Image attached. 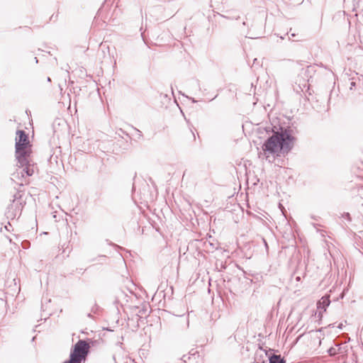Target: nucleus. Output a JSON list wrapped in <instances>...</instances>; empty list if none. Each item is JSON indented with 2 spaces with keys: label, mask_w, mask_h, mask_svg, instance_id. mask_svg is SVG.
<instances>
[{
  "label": "nucleus",
  "mask_w": 363,
  "mask_h": 363,
  "mask_svg": "<svg viewBox=\"0 0 363 363\" xmlns=\"http://www.w3.org/2000/svg\"><path fill=\"white\" fill-rule=\"evenodd\" d=\"M15 140V156L18 169L12 174V180L20 179V177H30L34 174L36 168L35 164L30 160L32 152L31 145L26 131L18 130Z\"/></svg>",
  "instance_id": "nucleus-1"
},
{
  "label": "nucleus",
  "mask_w": 363,
  "mask_h": 363,
  "mask_svg": "<svg viewBox=\"0 0 363 363\" xmlns=\"http://www.w3.org/2000/svg\"><path fill=\"white\" fill-rule=\"evenodd\" d=\"M296 138L291 135L290 128H280V131L274 132L262 145V150L272 155L288 154L294 147V141Z\"/></svg>",
  "instance_id": "nucleus-2"
},
{
  "label": "nucleus",
  "mask_w": 363,
  "mask_h": 363,
  "mask_svg": "<svg viewBox=\"0 0 363 363\" xmlns=\"http://www.w3.org/2000/svg\"><path fill=\"white\" fill-rule=\"evenodd\" d=\"M91 343L93 345L94 341L91 339L79 340L74 345L72 346L69 357L62 363H82L87 358L91 348Z\"/></svg>",
  "instance_id": "nucleus-3"
},
{
  "label": "nucleus",
  "mask_w": 363,
  "mask_h": 363,
  "mask_svg": "<svg viewBox=\"0 0 363 363\" xmlns=\"http://www.w3.org/2000/svg\"><path fill=\"white\" fill-rule=\"evenodd\" d=\"M21 195L20 192H16L13 195V199L12 201V203L8 206L7 211L6 212V216L7 218L13 219L15 218L16 213H13V208L14 206L16 208L15 211L16 210V208H19L20 206L21 205V202L19 201L18 200L21 199Z\"/></svg>",
  "instance_id": "nucleus-4"
},
{
  "label": "nucleus",
  "mask_w": 363,
  "mask_h": 363,
  "mask_svg": "<svg viewBox=\"0 0 363 363\" xmlns=\"http://www.w3.org/2000/svg\"><path fill=\"white\" fill-rule=\"evenodd\" d=\"M348 86L350 90H355L359 84L360 79L357 72H353L347 78Z\"/></svg>",
  "instance_id": "nucleus-5"
},
{
  "label": "nucleus",
  "mask_w": 363,
  "mask_h": 363,
  "mask_svg": "<svg viewBox=\"0 0 363 363\" xmlns=\"http://www.w3.org/2000/svg\"><path fill=\"white\" fill-rule=\"evenodd\" d=\"M330 296H324L321 298V299L318 302V308L323 309L325 311L326 308L330 305Z\"/></svg>",
  "instance_id": "nucleus-6"
},
{
  "label": "nucleus",
  "mask_w": 363,
  "mask_h": 363,
  "mask_svg": "<svg viewBox=\"0 0 363 363\" xmlns=\"http://www.w3.org/2000/svg\"><path fill=\"white\" fill-rule=\"evenodd\" d=\"M334 345L337 349H340L339 354H345L347 352L348 346L346 345V342L342 343L338 339H335Z\"/></svg>",
  "instance_id": "nucleus-7"
},
{
  "label": "nucleus",
  "mask_w": 363,
  "mask_h": 363,
  "mask_svg": "<svg viewBox=\"0 0 363 363\" xmlns=\"http://www.w3.org/2000/svg\"><path fill=\"white\" fill-rule=\"evenodd\" d=\"M269 363H286V361L281 355L272 354L269 358Z\"/></svg>",
  "instance_id": "nucleus-8"
},
{
  "label": "nucleus",
  "mask_w": 363,
  "mask_h": 363,
  "mask_svg": "<svg viewBox=\"0 0 363 363\" xmlns=\"http://www.w3.org/2000/svg\"><path fill=\"white\" fill-rule=\"evenodd\" d=\"M340 349H337L336 346L334 345V347H331L328 349V352L330 356H334L337 354H339Z\"/></svg>",
  "instance_id": "nucleus-9"
},
{
  "label": "nucleus",
  "mask_w": 363,
  "mask_h": 363,
  "mask_svg": "<svg viewBox=\"0 0 363 363\" xmlns=\"http://www.w3.org/2000/svg\"><path fill=\"white\" fill-rule=\"evenodd\" d=\"M100 310V307L96 304V303H94V306L91 307V311L96 315H99Z\"/></svg>",
  "instance_id": "nucleus-10"
},
{
  "label": "nucleus",
  "mask_w": 363,
  "mask_h": 363,
  "mask_svg": "<svg viewBox=\"0 0 363 363\" xmlns=\"http://www.w3.org/2000/svg\"><path fill=\"white\" fill-rule=\"evenodd\" d=\"M134 130L136 132V137H137V138L139 139V140L143 138L142 132L140 130H138V129H137L135 128H134Z\"/></svg>",
  "instance_id": "nucleus-11"
},
{
  "label": "nucleus",
  "mask_w": 363,
  "mask_h": 363,
  "mask_svg": "<svg viewBox=\"0 0 363 363\" xmlns=\"http://www.w3.org/2000/svg\"><path fill=\"white\" fill-rule=\"evenodd\" d=\"M342 217L347 219L348 221H351L352 220V218H351V216H350V214L349 213H344L342 215Z\"/></svg>",
  "instance_id": "nucleus-12"
},
{
  "label": "nucleus",
  "mask_w": 363,
  "mask_h": 363,
  "mask_svg": "<svg viewBox=\"0 0 363 363\" xmlns=\"http://www.w3.org/2000/svg\"><path fill=\"white\" fill-rule=\"evenodd\" d=\"M86 315L87 318H91L92 320H95L96 319L95 315L93 313H91V311H90L89 313H87Z\"/></svg>",
  "instance_id": "nucleus-13"
},
{
  "label": "nucleus",
  "mask_w": 363,
  "mask_h": 363,
  "mask_svg": "<svg viewBox=\"0 0 363 363\" xmlns=\"http://www.w3.org/2000/svg\"><path fill=\"white\" fill-rule=\"evenodd\" d=\"M208 244L211 247V250H216L218 247L216 246V244H214L213 242H208Z\"/></svg>",
  "instance_id": "nucleus-14"
},
{
  "label": "nucleus",
  "mask_w": 363,
  "mask_h": 363,
  "mask_svg": "<svg viewBox=\"0 0 363 363\" xmlns=\"http://www.w3.org/2000/svg\"><path fill=\"white\" fill-rule=\"evenodd\" d=\"M262 240H263L264 245L265 246L266 250L268 251L269 247H268V244H267L266 240L264 238H262Z\"/></svg>",
  "instance_id": "nucleus-15"
},
{
  "label": "nucleus",
  "mask_w": 363,
  "mask_h": 363,
  "mask_svg": "<svg viewBox=\"0 0 363 363\" xmlns=\"http://www.w3.org/2000/svg\"><path fill=\"white\" fill-rule=\"evenodd\" d=\"M118 143H121L123 145V146H122V149H123V150H124V149H125V148H126V147H124V140H123V138H122L121 140H118Z\"/></svg>",
  "instance_id": "nucleus-16"
},
{
  "label": "nucleus",
  "mask_w": 363,
  "mask_h": 363,
  "mask_svg": "<svg viewBox=\"0 0 363 363\" xmlns=\"http://www.w3.org/2000/svg\"><path fill=\"white\" fill-rule=\"evenodd\" d=\"M189 99H190L193 103H196V102H197V101H196V100H195V99H194V98H189Z\"/></svg>",
  "instance_id": "nucleus-17"
},
{
  "label": "nucleus",
  "mask_w": 363,
  "mask_h": 363,
  "mask_svg": "<svg viewBox=\"0 0 363 363\" xmlns=\"http://www.w3.org/2000/svg\"><path fill=\"white\" fill-rule=\"evenodd\" d=\"M337 328H338L339 329H342V323H340V324L338 325Z\"/></svg>",
  "instance_id": "nucleus-18"
},
{
  "label": "nucleus",
  "mask_w": 363,
  "mask_h": 363,
  "mask_svg": "<svg viewBox=\"0 0 363 363\" xmlns=\"http://www.w3.org/2000/svg\"><path fill=\"white\" fill-rule=\"evenodd\" d=\"M222 17L226 18H228V19H233L234 18H231V17L225 16L224 15H222Z\"/></svg>",
  "instance_id": "nucleus-19"
},
{
  "label": "nucleus",
  "mask_w": 363,
  "mask_h": 363,
  "mask_svg": "<svg viewBox=\"0 0 363 363\" xmlns=\"http://www.w3.org/2000/svg\"><path fill=\"white\" fill-rule=\"evenodd\" d=\"M47 81H48V82H50V81H51L50 77H48L47 78Z\"/></svg>",
  "instance_id": "nucleus-20"
},
{
  "label": "nucleus",
  "mask_w": 363,
  "mask_h": 363,
  "mask_svg": "<svg viewBox=\"0 0 363 363\" xmlns=\"http://www.w3.org/2000/svg\"><path fill=\"white\" fill-rule=\"evenodd\" d=\"M54 18H55V16H54V15H52V16L50 17V20H52Z\"/></svg>",
  "instance_id": "nucleus-21"
},
{
  "label": "nucleus",
  "mask_w": 363,
  "mask_h": 363,
  "mask_svg": "<svg viewBox=\"0 0 363 363\" xmlns=\"http://www.w3.org/2000/svg\"><path fill=\"white\" fill-rule=\"evenodd\" d=\"M141 37L143 38V40L145 41L143 33H141Z\"/></svg>",
  "instance_id": "nucleus-22"
},
{
  "label": "nucleus",
  "mask_w": 363,
  "mask_h": 363,
  "mask_svg": "<svg viewBox=\"0 0 363 363\" xmlns=\"http://www.w3.org/2000/svg\"><path fill=\"white\" fill-rule=\"evenodd\" d=\"M291 35V37H295V36H296V34L292 33Z\"/></svg>",
  "instance_id": "nucleus-23"
},
{
  "label": "nucleus",
  "mask_w": 363,
  "mask_h": 363,
  "mask_svg": "<svg viewBox=\"0 0 363 363\" xmlns=\"http://www.w3.org/2000/svg\"><path fill=\"white\" fill-rule=\"evenodd\" d=\"M5 228H6V230H9V229H8V228H9V226L6 225V226H5Z\"/></svg>",
  "instance_id": "nucleus-24"
},
{
  "label": "nucleus",
  "mask_w": 363,
  "mask_h": 363,
  "mask_svg": "<svg viewBox=\"0 0 363 363\" xmlns=\"http://www.w3.org/2000/svg\"><path fill=\"white\" fill-rule=\"evenodd\" d=\"M5 228H6V230H9V229H8V228H9V226L6 225V226H5Z\"/></svg>",
  "instance_id": "nucleus-25"
},
{
  "label": "nucleus",
  "mask_w": 363,
  "mask_h": 363,
  "mask_svg": "<svg viewBox=\"0 0 363 363\" xmlns=\"http://www.w3.org/2000/svg\"><path fill=\"white\" fill-rule=\"evenodd\" d=\"M216 98H217V95H216V96H215V97H214V98H213L212 99H211V101L213 100V99H216Z\"/></svg>",
  "instance_id": "nucleus-26"
},
{
  "label": "nucleus",
  "mask_w": 363,
  "mask_h": 363,
  "mask_svg": "<svg viewBox=\"0 0 363 363\" xmlns=\"http://www.w3.org/2000/svg\"><path fill=\"white\" fill-rule=\"evenodd\" d=\"M35 61H36V62H38V59H37V57H35Z\"/></svg>",
  "instance_id": "nucleus-27"
}]
</instances>
